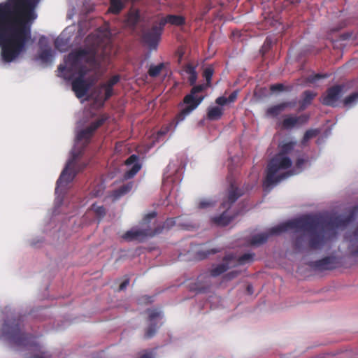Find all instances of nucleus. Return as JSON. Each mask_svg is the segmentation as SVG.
I'll return each mask as SVG.
<instances>
[{"instance_id": "obj_24", "label": "nucleus", "mask_w": 358, "mask_h": 358, "mask_svg": "<svg viewBox=\"0 0 358 358\" xmlns=\"http://www.w3.org/2000/svg\"><path fill=\"white\" fill-rule=\"evenodd\" d=\"M159 22L164 29L166 24H171L176 26L182 25L185 22V19L180 15H168L165 17L162 18Z\"/></svg>"}, {"instance_id": "obj_50", "label": "nucleus", "mask_w": 358, "mask_h": 358, "mask_svg": "<svg viewBox=\"0 0 358 358\" xmlns=\"http://www.w3.org/2000/svg\"><path fill=\"white\" fill-rule=\"evenodd\" d=\"M304 163H305V159H303L302 158L297 159V160L296 162V168L301 169V166L304 164Z\"/></svg>"}, {"instance_id": "obj_6", "label": "nucleus", "mask_w": 358, "mask_h": 358, "mask_svg": "<svg viewBox=\"0 0 358 358\" xmlns=\"http://www.w3.org/2000/svg\"><path fill=\"white\" fill-rule=\"evenodd\" d=\"M79 155V153H73L72 157L67 162L57 181L56 193L59 189L66 187L73 180L76 176L86 167V164L78 162Z\"/></svg>"}, {"instance_id": "obj_4", "label": "nucleus", "mask_w": 358, "mask_h": 358, "mask_svg": "<svg viewBox=\"0 0 358 358\" xmlns=\"http://www.w3.org/2000/svg\"><path fill=\"white\" fill-rule=\"evenodd\" d=\"M295 144L296 143L292 141L284 143L281 146L280 152L270 160L267 166L266 176L264 182L265 187H269L275 185L292 175L291 171H286L280 174H278V173L280 170L287 169L292 166L291 159L289 157L285 156V155L290 152Z\"/></svg>"}, {"instance_id": "obj_44", "label": "nucleus", "mask_w": 358, "mask_h": 358, "mask_svg": "<svg viewBox=\"0 0 358 358\" xmlns=\"http://www.w3.org/2000/svg\"><path fill=\"white\" fill-rule=\"evenodd\" d=\"M215 103L220 107L229 103L227 97L223 96L217 97L215 99Z\"/></svg>"}, {"instance_id": "obj_14", "label": "nucleus", "mask_w": 358, "mask_h": 358, "mask_svg": "<svg viewBox=\"0 0 358 358\" xmlns=\"http://www.w3.org/2000/svg\"><path fill=\"white\" fill-rule=\"evenodd\" d=\"M146 312L148 314V322L149 325L145 329L144 338L150 339L153 337L159 328L157 320L162 318L161 312L155 309H148Z\"/></svg>"}, {"instance_id": "obj_53", "label": "nucleus", "mask_w": 358, "mask_h": 358, "mask_svg": "<svg viewBox=\"0 0 358 358\" xmlns=\"http://www.w3.org/2000/svg\"><path fill=\"white\" fill-rule=\"evenodd\" d=\"M146 297V300H148V302H151V301L150 300L151 299L150 296H145Z\"/></svg>"}, {"instance_id": "obj_31", "label": "nucleus", "mask_w": 358, "mask_h": 358, "mask_svg": "<svg viewBox=\"0 0 358 358\" xmlns=\"http://www.w3.org/2000/svg\"><path fill=\"white\" fill-rule=\"evenodd\" d=\"M133 188V182H129L121 185L119 188L113 191V196L115 198H119L127 193H129Z\"/></svg>"}, {"instance_id": "obj_27", "label": "nucleus", "mask_w": 358, "mask_h": 358, "mask_svg": "<svg viewBox=\"0 0 358 358\" xmlns=\"http://www.w3.org/2000/svg\"><path fill=\"white\" fill-rule=\"evenodd\" d=\"M317 96V93L310 90H306L303 92V98L300 101V108L301 110H304L308 106H309L315 97Z\"/></svg>"}, {"instance_id": "obj_10", "label": "nucleus", "mask_w": 358, "mask_h": 358, "mask_svg": "<svg viewBox=\"0 0 358 358\" xmlns=\"http://www.w3.org/2000/svg\"><path fill=\"white\" fill-rule=\"evenodd\" d=\"M344 86L342 85H333L325 91L321 96L320 101L322 105L335 108L342 96Z\"/></svg>"}, {"instance_id": "obj_45", "label": "nucleus", "mask_w": 358, "mask_h": 358, "mask_svg": "<svg viewBox=\"0 0 358 358\" xmlns=\"http://www.w3.org/2000/svg\"><path fill=\"white\" fill-rule=\"evenodd\" d=\"M213 205V203L208 200H203L199 203V208L201 209L208 208Z\"/></svg>"}, {"instance_id": "obj_2", "label": "nucleus", "mask_w": 358, "mask_h": 358, "mask_svg": "<svg viewBox=\"0 0 358 358\" xmlns=\"http://www.w3.org/2000/svg\"><path fill=\"white\" fill-rule=\"evenodd\" d=\"M358 213V206H354L347 217L338 216L324 220L320 217L305 215L299 218L287 221L285 224L273 229L276 232L294 229L296 231L307 232V240L300 235L294 241V249L298 252L322 249L327 243L336 235V229L345 227L352 222Z\"/></svg>"}, {"instance_id": "obj_30", "label": "nucleus", "mask_w": 358, "mask_h": 358, "mask_svg": "<svg viewBox=\"0 0 358 358\" xmlns=\"http://www.w3.org/2000/svg\"><path fill=\"white\" fill-rule=\"evenodd\" d=\"M185 71L189 75L188 81L189 85H194L197 80V73L195 66L188 64L185 67Z\"/></svg>"}, {"instance_id": "obj_52", "label": "nucleus", "mask_w": 358, "mask_h": 358, "mask_svg": "<svg viewBox=\"0 0 358 358\" xmlns=\"http://www.w3.org/2000/svg\"><path fill=\"white\" fill-rule=\"evenodd\" d=\"M110 52L105 51L103 53V59H106V58L110 56Z\"/></svg>"}, {"instance_id": "obj_25", "label": "nucleus", "mask_w": 358, "mask_h": 358, "mask_svg": "<svg viewBox=\"0 0 358 358\" xmlns=\"http://www.w3.org/2000/svg\"><path fill=\"white\" fill-rule=\"evenodd\" d=\"M255 254L254 253H245L238 258H236V256L234 255V259H232V264L234 267L240 265H244L246 263L252 262L254 260Z\"/></svg>"}, {"instance_id": "obj_13", "label": "nucleus", "mask_w": 358, "mask_h": 358, "mask_svg": "<svg viewBox=\"0 0 358 358\" xmlns=\"http://www.w3.org/2000/svg\"><path fill=\"white\" fill-rule=\"evenodd\" d=\"M108 119V116L107 115H101L97 120L91 122L88 127L80 130L77 134V139L84 141L85 144H88L95 131L101 127Z\"/></svg>"}, {"instance_id": "obj_1", "label": "nucleus", "mask_w": 358, "mask_h": 358, "mask_svg": "<svg viewBox=\"0 0 358 358\" xmlns=\"http://www.w3.org/2000/svg\"><path fill=\"white\" fill-rule=\"evenodd\" d=\"M41 0H6L0 3V47L3 62L10 63L27 49L31 25Z\"/></svg>"}, {"instance_id": "obj_47", "label": "nucleus", "mask_w": 358, "mask_h": 358, "mask_svg": "<svg viewBox=\"0 0 358 358\" xmlns=\"http://www.w3.org/2000/svg\"><path fill=\"white\" fill-rule=\"evenodd\" d=\"M238 96V91H234L227 98L228 103H233L234 102Z\"/></svg>"}, {"instance_id": "obj_28", "label": "nucleus", "mask_w": 358, "mask_h": 358, "mask_svg": "<svg viewBox=\"0 0 358 358\" xmlns=\"http://www.w3.org/2000/svg\"><path fill=\"white\" fill-rule=\"evenodd\" d=\"M223 115V108L220 106L209 107L207 112V118L215 121L220 120Z\"/></svg>"}, {"instance_id": "obj_37", "label": "nucleus", "mask_w": 358, "mask_h": 358, "mask_svg": "<svg viewBox=\"0 0 358 358\" xmlns=\"http://www.w3.org/2000/svg\"><path fill=\"white\" fill-rule=\"evenodd\" d=\"M319 134V131L317 129H308L307 130L303 137L302 143L305 144L307 141H308L310 138H313L317 136Z\"/></svg>"}, {"instance_id": "obj_7", "label": "nucleus", "mask_w": 358, "mask_h": 358, "mask_svg": "<svg viewBox=\"0 0 358 358\" xmlns=\"http://www.w3.org/2000/svg\"><path fill=\"white\" fill-rule=\"evenodd\" d=\"M204 96L201 95L192 94L191 92L187 94L183 98V103L186 106L176 117V124L183 121L203 100Z\"/></svg>"}, {"instance_id": "obj_17", "label": "nucleus", "mask_w": 358, "mask_h": 358, "mask_svg": "<svg viewBox=\"0 0 358 358\" xmlns=\"http://www.w3.org/2000/svg\"><path fill=\"white\" fill-rule=\"evenodd\" d=\"M234 255L229 254L223 258V262L213 267L210 270V275L212 277H217L226 272L228 269L234 268L232 259Z\"/></svg>"}, {"instance_id": "obj_22", "label": "nucleus", "mask_w": 358, "mask_h": 358, "mask_svg": "<svg viewBox=\"0 0 358 358\" xmlns=\"http://www.w3.org/2000/svg\"><path fill=\"white\" fill-rule=\"evenodd\" d=\"M224 210L218 216H215L211 218V222L217 226L225 227L228 225L238 213L231 215L229 210L224 208Z\"/></svg>"}, {"instance_id": "obj_3", "label": "nucleus", "mask_w": 358, "mask_h": 358, "mask_svg": "<svg viewBox=\"0 0 358 358\" xmlns=\"http://www.w3.org/2000/svg\"><path fill=\"white\" fill-rule=\"evenodd\" d=\"M21 324L20 317L5 321L2 328L3 336L15 345L29 351L27 358H50V355L43 350V347L36 341L35 336L21 331Z\"/></svg>"}, {"instance_id": "obj_16", "label": "nucleus", "mask_w": 358, "mask_h": 358, "mask_svg": "<svg viewBox=\"0 0 358 358\" xmlns=\"http://www.w3.org/2000/svg\"><path fill=\"white\" fill-rule=\"evenodd\" d=\"M286 222H287L281 223L277 226L270 228L268 230V232H266V233H261V234H258L253 236L250 240V242H249L250 245H255V246L262 245L267 241L269 236H274V235H278L283 232L287 231V230H285V231H279V232H276L275 231H273L274 228H276L278 227L283 225Z\"/></svg>"}, {"instance_id": "obj_29", "label": "nucleus", "mask_w": 358, "mask_h": 358, "mask_svg": "<svg viewBox=\"0 0 358 358\" xmlns=\"http://www.w3.org/2000/svg\"><path fill=\"white\" fill-rule=\"evenodd\" d=\"M88 54L84 58V61L92 66L99 65L98 62V52L95 49H87Z\"/></svg>"}, {"instance_id": "obj_8", "label": "nucleus", "mask_w": 358, "mask_h": 358, "mask_svg": "<svg viewBox=\"0 0 358 358\" xmlns=\"http://www.w3.org/2000/svg\"><path fill=\"white\" fill-rule=\"evenodd\" d=\"M120 80L119 75L112 76L107 82L101 83L95 90V99L96 101H101L102 104L108 100L113 94V86Z\"/></svg>"}, {"instance_id": "obj_5", "label": "nucleus", "mask_w": 358, "mask_h": 358, "mask_svg": "<svg viewBox=\"0 0 358 358\" xmlns=\"http://www.w3.org/2000/svg\"><path fill=\"white\" fill-rule=\"evenodd\" d=\"M157 215L155 211L150 212L146 214L142 221L141 226L143 229L132 228L131 229L126 231L122 236L123 239L127 241H143L146 238L153 237L156 235L162 233L164 229H170L176 224V219L178 217L167 218L164 224L156 226L154 229H152L149 224L151 220L155 219Z\"/></svg>"}, {"instance_id": "obj_43", "label": "nucleus", "mask_w": 358, "mask_h": 358, "mask_svg": "<svg viewBox=\"0 0 358 358\" xmlns=\"http://www.w3.org/2000/svg\"><path fill=\"white\" fill-rule=\"evenodd\" d=\"M219 252H220V250H218V249H212L210 250H208V251H206L205 252H203V253L199 252L198 253V256H199V258L200 259H205L209 255L215 254V253H217Z\"/></svg>"}, {"instance_id": "obj_26", "label": "nucleus", "mask_w": 358, "mask_h": 358, "mask_svg": "<svg viewBox=\"0 0 358 358\" xmlns=\"http://www.w3.org/2000/svg\"><path fill=\"white\" fill-rule=\"evenodd\" d=\"M38 59L42 62V63H51L53 59L52 51L51 48L46 47L43 48L42 47H41V50L38 52Z\"/></svg>"}, {"instance_id": "obj_33", "label": "nucleus", "mask_w": 358, "mask_h": 358, "mask_svg": "<svg viewBox=\"0 0 358 358\" xmlns=\"http://www.w3.org/2000/svg\"><path fill=\"white\" fill-rule=\"evenodd\" d=\"M140 20V12L138 10H131L127 16V22L131 27H135Z\"/></svg>"}, {"instance_id": "obj_9", "label": "nucleus", "mask_w": 358, "mask_h": 358, "mask_svg": "<svg viewBox=\"0 0 358 358\" xmlns=\"http://www.w3.org/2000/svg\"><path fill=\"white\" fill-rule=\"evenodd\" d=\"M88 54L87 49H78L74 50L69 54L66 59V66L59 65L58 71L61 73L66 71L71 72L76 71L77 68L81 65L82 62L84 60L85 56Z\"/></svg>"}, {"instance_id": "obj_23", "label": "nucleus", "mask_w": 358, "mask_h": 358, "mask_svg": "<svg viewBox=\"0 0 358 358\" xmlns=\"http://www.w3.org/2000/svg\"><path fill=\"white\" fill-rule=\"evenodd\" d=\"M294 106V103L286 101L282 102L277 105L272 106L267 108L266 114L267 116L276 117L287 108L292 107Z\"/></svg>"}, {"instance_id": "obj_48", "label": "nucleus", "mask_w": 358, "mask_h": 358, "mask_svg": "<svg viewBox=\"0 0 358 358\" xmlns=\"http://www.w3.org/2000/svg\"><path fill=\"white\" fill-rule=\"evenodd\" d=\"M327 78L326 75H322V74H315L313 78H310V82H315V80H317L320 78Z\"/></svg>"}, {"instance_id": "obj_51", "label": "nucleus", "mask_w": 358, "mask_h": 358, "mask_svg": "<svg viewBox=\"0 0 358 358\" xmlns=\"http://www.w3.org/2000/svg\"><path fill=\"white\" fill-rule=\"evenodd\" d=\"M246 289L249 294H253V287L252 285H248Z\"/></svg>"}, {"instance_id": "obj_15", "label": "nucleus", "mask_w": 358, "mask_h": 358, "mask_svg": "<svg viewBox=\"0 0 358 358\" xmlns=\"http://www.w3.org/2000/svg\"><path fill=\"white\" fill-rule=\"evenodd\" d=\"M309 119L306 115H287L281 122V127L284 129H291L296 126H301L306 124Z\"/></svg>"}, {"instance_id": "obj_20", "label": "nucleus", "mask_w": 358, "mask_h": 358, "mask_svg": "<svg viewBox=\"0 0 358 358\" xmlns=\"http://www.w3.org/2000/svg\"><path fill=\"white\" fill-rule=\"evenodd\" d=\"M336 258L332 256L325 257L311 263V266L317 270H332L336 267Z\"/></svg>"}, {"instance_id": "obj_19", "label": "nucleus", "mask_w": 358, "mask_h": 358, "mask_svg": "<svg viewBox=\"0 0 358 358\" xmlns=\"http://www.w3.org/2000/svg\"><path fill=\"white\" fill-rule=\"evenodd\" d=\"M139 158L136 155H131L125 161L127 166L132 165V167L127 171L124 174V178L127 180L132 178L141 170V164L138 162Z\"/></svg>"}, {"instance_id": "obj_11", "label": "nucleus", "mask_w": 358, "mask_h": 358, "mask_svg": "<svg viewBox=\"0 0 358 358\" xmlns=\"http://www.w3.org/2000/svg\"><path fill=\"white\" fill-rule=\"evenodd\" d=\"M244 193L243 189L238 187L234 182H231L223 194L220 207L229 210L231 206L242 196Z\"/></svg>"}, {"instance_id": "obj_40", "label": "nucleus", "mask_w": 358, "mask_h": 358, "mask_svg": "<svg viewBox=\"0 0 358 358\" xmlns=\"http://www.w3.org/2000/svg\"><path fill=\"white\" fill-rule=\"evenodd\" d=\"M270 90L273 92H282L285 90H288L287 87L282 83H276L271 85L270 86Z\"/></svg>"}, {"instance_id": "obj_34", "label": "nucleus", "mask_w": 358, "mask_h": 358, "mask_svg": "<svg viewBox=\"0 0 358 358\" xmlns=\"http://www.w3.org/2000/svg\"><path fill=\"white\" fill-rule=\"evenodd\" d=\"M123 8V3L121 0H111L108 11L113 14H118Z\"/></svg>"}, {"instance_id": "obj_32", "label": "nucleus", "mask_w": 358, "mask_h": 358, "mask_svg": "<svg viewBox=\"0 0 358 358\" xmlns=\"http://www.w3.org/2000/svg\"><path fill=\"white\" fill-rule=\"evenodd\" d=\"M358 103V91L352 92L343 100V106L351 108Z\"/></svg>"}, {"instance_id": "obj_41", "label": "nucleus", "mask_w": 358, "mask_h": 358, "mask_svg": "<svg viewBox=\"0 0 358 358\" xmlns=\"http://www.w3.org/2000/svg\"><path fill=\"white\" fill-rule=\"evenodd\" d=\"M240 273H241V271H230L223 276V280H226V281L231 280L236 278Z\"/></svg>"}, {"instance_id": "obj_21", "label": "nucleus", "mask_w": 358, "mask_h": 358, "mask_svg": "<svg viewBox=\"0 0 358 358\" xmlns=\"http://www.w3.org/2000/svg\"><path fill=\"white\" fill-rule=\"evenodd\" d=\"M348 242V250L352 255L358 257V226L345 236Z\"/></svg>"}, {"instance_id": "obj_39", "label": "nucleus", "mask_w": 358, "mask_h": 358, "mask_svg": "<svg viewBox=\"0 0 358 358\" xmlns=\"http://www.w3.org/2000/svg\"><path fill=\"white\" fill-rule=\"evenodd\" d=\"M210 86H207V84H201V85H195L191 89L190 92L192 94L198 95L197 94L198 93L203 92V90H205L206 88H208Z\"/></svg>"}, {"instance_id": "obj_18", "label": "nucleus", "mask_w": 358, "mask_h": 358, "mask_svg": "<svg viewBox=\"0 0 358 358\" xmlns=\"http://www.w3.org/2000/svg\"><path fill=\"white\" fill-rule=\"evenodd\" d=\"M72 90L78 99L85 96L90 88V83L85 79L75 78L71 83Z\"/></svg>"}, {"instance_id": "obj_46", "label": "nucleus", "mask_w": 358, "mask_h": 358, "mask_svg": "<svg viewBox=\"0 0 358 358\" xmlns=\"http://www.w3.org/2000/svg\"><path fill=\"white\" fill-rule=\"evenodd\" d=\"M139 358H155V356L152 351L145 350L140 355Z\"/></svg>"}, {"instance_id": "obj_12", "label": "nucleus", "mask_w": 358, "mask_h": 358, "mask_svg": "<svg viewBox=\"0 0 358 358\" xmlns=\"http://www.w3.org/2000/svg\"><path fill=\"white\" fill-rule=\"evenodd\" d=\"M163 28L159 24H154L150 29L143 32V41L148 45L150 49H156L160 41Z\"/></svg>"}, {"instance_id": "obj_36", "label": "nucleus", "mask_w": 358, "mask_h": 358, "mask_svg": "<svg viewBox=\"0 0 358 358\" xmlns=\"http://www.w3.org/2000/svg\"><path fill=\"white\" fill-rule=\"evenodd\" d=\"M213 73H214V69L212 66H208L204 69L203 73V76L205 78V79L206 80V84H207V86L210 87L211 80H212Z\"/></svg>"}, {"instance_id": "obj_42", "label": "nucleus", "mask_w": 358, "mask_h": 358, "mask_svg": "<svg viewBox=\"0 0 358 358\" xmlns=\"http://www.w3.org/2000/svg\"><path fill=\"white\" fill-rule=\"evenodd\" d=\"M76 70H78V77H77L76 78L85 79V76L87 73L86 67L83 65H80Z\"/></svg>"}, {"instance_id": "obj_38", "label": "nucleus", "mask_w": 358, "mask_h": 358, "mask_svg": "<svg viewBox=\"0 0 358 358\" xmlns=\"http://www.w3.org/2000/svg\"><path fill=\"white\" fill-rule=\"evenodd\" d=\"M91 209L94 210L99 218H103L106 215V209L103 206H97L94 203L92 205Z\"/></svg>"}, {"instance_id": "obj_49", "label": "nucleus", "mask_w": 358, "mask_h": 358, "mask_svg": "<svg viewBox=\"0 0 358 358\" xmlns=\"http://www.w3.org/2000/svg\"><path fill=\"white\" fill-rule=\"evenodd\" d=\"M129 279H126L124 280L120 285V287H119V289L120 290H123L124 289H125L127 285H129Z\"/></svg>"}, {"instance_id": "obj_35", "label": "nucleus", "mask_w": 358, "mask_h": 358, "mask_svg": "<svg viewBox=\"0 0 358 358\" xmlns=\"http://www.w3.org/2000/svg\"><path fill=\"white\" fill-rule=\"evenodd\" d=\"M164 68V64L160 63L157 65H151L148 69V74L150 77L156 78L157 77L162 69Z\"/></svg>"}]
</instances>
